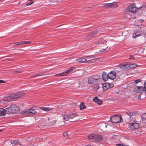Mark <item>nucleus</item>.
I'll return each mask as SVG.
<instances>
[{"instance_id":"1a4fd4ad","label":"nucleus","mask_w":146,"mask_h":146,"mask_svg":"<svg viewBox=\"0 0 146 146\" xmlns=\"http://www.w3.org/2000/svg\"><path fill=\"white\" fill-rule=\"evenodd\" d=\"M137 92L142 93L143 91H146V82L144 83V86H137Z\"/></svg>"},{"instance_id":"f3484780","label":"nucleus","mask_w":146,"mask_h":146,"mask_svg":"<svg viewBox=\"0 0 146 146\" xmlns=\"http://www.w3.org/2000/svg\"><path fill=\"white\" fill-rule=\"evenodd\" d=\"M68 74L67 71H65L62 72H61L60 73L56 74L55 75L56 76H66L68 75Z\"/></svg>"},{"instance_id":"c9c22d12","label":"nucleus","mask_w":146,"mask_h":146,"mask_svg":"<svg viewBox=\"0 0 146 146\" xmlns=\"http://www.w3.org/2000/svg\"><path fill=\"white\" fill-rule=\"evenodd\" d=\"M63 135L64 137H67L68 136V134L67 132H65L63 133Z\"/></svg>"},{"instance_id":"864d4df0","label":"nucleus","mask_w":146,"mask_h":146,"mask_svg":"<svg viewBox=\"0 0 146 146\" xmlns=\"http://www.w3.org/2000/svg\"><path fill=\"white\" fill-rule=\"evenodd\" d=\"M108 47V46H107V47H106V48H107Z\"/></svg>"},{"instance_id":"58836bf2","label":"nucleus","mask_w":146,"mask_h":146,"mask_svg":"<svg viewBox=\"0 0 146 146\" xmlns=\"http://www.w3.org/2000/svg\"><path fill=\"white\" fill-rule=\"evenodd\" d=\"M103 7H105L106 8H108V3H105L104 4Z\"/></svg>"},{"instance_id":"5701e85b","label":"nucleus","mask_w":146,"mask_h":146,"mask_svg":"<svg viewBox=\"0 0 146 146\" xmlns=\"http://www.w3.org/2000/svg\"><path fill=\"white\" fill-rule=\"evenodd\" d=\"M106 42L105 40L103 39L99 38L98 40V42H96V43L99 44H103L104 42Z\"/></svg>"},{"instance_id":"9d476101","label":"nucleus","mask_w":146,"mask_h":146,"mask_svg":"<svg viewBox=\"0 0 146 146\" xmlns=\"http://www.w3.org/2000/svg\"><path fill=\"white\" fill-rule=\"evenodd\" d=\"M11 106L13 113H16L19 110V108L16 105L14 104Z\"/></svg>"},{"instance_id":"6ab92c4d","label":"nucleus","mask_w":146,"mask_h":146,"mask_svg":"<svg viewBox=\"0 0 146 146\" xmlns=\"http://www.w3.org/2000/svg\"><path fill=\"white\" fill-rule=\"evenodd\" d=\"M108 8L112 7L115 8L118 7L117 4H114V3H108Z\"/></svg>"},{"instance_id":"a19ab883","label":"nucleus","mask_w":146,"mask_h":146,"mask_svg":"<svg viewBox=\"0 0 146 146\" xmlns=\"http://www.w3.org/2000/svg\"><path fill=\"white\" fill-rule=\"evenodd\" d=\"M129 59H134V56H133V55H130L129 56Z\"/></svg>"},{"instance_id":"7c9ffc66","label":"nucleus","mask_w":146,"mask_h":146,"mask_svg":"<svg viewBox=\"0 0 146 146\" xmlns=\"http://www.w3.org/2000/svg\"><path fill=\"white\" fill-rule=\"evenodd\" d=\"M125 113L129 116L130 118L131 117V116L133 114V112L129 111L126 112H125Z\"/></svg>"},{"instance_id":"09e8293b","label":"nucleus","mask_w":146,"mask_h":146,"mask_svg":"<svg viewBox=\"0 0 146 146\" xmlns=\"http://www.w3.org/2000/svg\"><path fill=\"white\" fill-rule=\"evenodd\" d=\"M41 139H42V140H44V141L45 140V139H46V138H45L44 137H42V138H41Z\"/></svg>"},{"instance_id":"f257e3e1","label":"nucleus","mask_w":146,"mask_h":146,"mask_svg":"<svg viewBox=\"0 0 146 146\" xmlns=\"http://www.w3.org/2000/svg\"><path fill=\"white\" fill-rule=\"evenodd\" d=\"M100 79V77L98 75H92L89 76L88 79V83L91 84L94 83H97Z\"/></svg>"},{"instance_id":"a878e982","label":"nucleus","mask_w":146,"mask_h":146,"mask_svg":"<svg viewBox=\"0 0 146 146\" xmlns=\"http://www.w3.org/2000/svg\"><path fill=\"white\" fill-rule=\"evenodd\" d=\"M30 110L29 109L28 110H24L22 112V114L24 115H30Z\"/></svg>"},{"instance_id":"603ef678","label":"nucleus","mask_w":146,"mask_h":146,"mask_svg":"<svg viewBox=\"0 0 146 146\" xmlns=\"http://www.w3.org/2000/svg\"><path fill=\"white\" fill-rule=\"evenodd\" d=\"M136 133H137V134H138V132L137 133L136 132Z\"/></svg>"},{"instance_id":"20e7f679","label":"nucleus","mask_w":146,"mask_h":146,"mask_svg":"<svg viewBox=\"0 0 146 146\" xmlns=\"http://www.w3.org/2000/svg\"><path fill=\"white\" fill-rule=\"evenodd\" d=\"M139 127V123L133 121L130 123L129 125V127L131 130H134L138 129Z\"/></svg>"},{"instance_id":"c756f323","label":"nucleus","mask_w":146,"mask_h":146,"mask_svg":"<svg viewBox=\"0 0 146 146\" xmlns=\"http://www.w3.org/2000/svg\"><path fill=\"white\" fill-rule=\"evenodd\" d=\"M142 119L144 121H146V113L143 114L141 116Z\"/></svg>"},{"instance_id":"dca6fc26","label":"nucleus","mask_w":146,"mask_h":146,"mask_svg":"<svg viewBox=\"0 0 146 146\" xmlns=\"http://www.w3.org/2000/svg\"><path fill=\"white\" fill-rule=\"evenodd\" d=\"M85 59H86V62H91L92 60L94 59L93 57H92L91 56H85Z\"/></svg>"},{"instance_id":"4be33fe9","label":"nucleus","mask_w":146,"mask_h":146,"mask_svg":"<svg viewBox=\"0 0 146 146\" xmlns=\"http://www.w3.org/2000/svg\"><path fill=\"white\" fill-rule=\"evenodd\" d=\"M6 113L5 109L3 108L0 109V116L4 115Z\"/></svg>"},{"instance_id":"8fccbe9b","label":"nucleus","mask_w":146,"mask_h":146,"mask_svg":"<svg viewBox=\"0 0 146 146\" xmlns=\"http://www.w3.org/2000/svg\"><path fill=\"white\" fill-rule=\"evenodd\" d=\"M93 35H94V34H92L91 36H93Z\"/></svg>"},{"instance_id":"473e14b6","label":"nucleus","mask_w":146,"mask_h":146,"mask_svg":"<svg viewBox=\"0 0 146 146\" xmlns=\"http://www.w3.org/2000/svg\"><path fill=\"white\" fill-rule=\"evenodd\" d=\"M99 88V84H96L94 88L93 89L95 91H97Z\"/></svg>"},{"instance_id":"a18cd8bd","label":"nucleus","mask_w":146,"mask_h":146,"mask_svg":"<svg viewBox=\"0 0 146 146\" xmlns=\"http://www.w3.org/2000/svg\"><path fill=\"white\" fill-rule=\"evenodd\" d=\"M144 21V20L143 19H141L140 20H139V23H143V22Z\"/></svg>"},{"instance_id":"2f4dec72","label":"nucleus","mask_w":146,"mask_h":146,"mask_svg":"<svg viewBox=\"0 0 146 146\" xmlns=\"http://www.w3.org/2000/svg\"><path fill=\"white\" fill-rule=\"evenodd\" d=\"M21 44H29L31 42L30 41H23L21 42Z\"/></svg>"},{"instance_id":"72a5a7b5","label":"nucleus","mask_w":146,"mask_h":146,"mask_svg":"<svg viewBox=\"0 0 146 146\" xmlns=\"http://www.w3.org/2000/svg\"><path fill=\"white\" fill-rule=\"evenodd\" d=\"M69 115H70V119L73 118L77 115L75 113H72Z\"/></svg>"},{"instance_id":"aec40b11","label":"nucleus","mask_w":146,"mask_h":146,"mask_svg":"<svg viewBox=\"0 0 146 146\" xmlns=\"http://www.w3.org/2000/svg\"><path fill=\"white\" fill-rule=\"evenodd\" d=\"M39 109L42 110L44 111H48L52 110V109L51 108H45L44 107H40Z\"/></svg>"},{"instance_id":"cd10ccee","label":"nucleus","mask_w":146,"mask_h":146,"mask_svg":"<svg viewBox=\"0 0 146 146\" xmlns=\"http://www.w3.org/2000/svg\"><path fill=\"white\" fill-rule=\"evenodd\" d=\"M63 118L65 121H67L70 119L69 115H65Z\"/></svg>"},{"instance_id":"ddd939ff","label":"nucleus","mask_w":146,"mask_h":146,"mask_svg":"<svg viewBox=\"0 0 146 146\" xmlns=\"http://www.w3.org/2000/svg\"><path fill=\"white\" fill-rule=\"evenodd\" d=\"M93 101L97 103L99 105H100L102 103V100L98 98V97L96 96L93 99Z\"/></svg>"},{"instance_id":"4c0bfd02","label":"nucleus","mask_w":146,"mask_h":146,"mask_svg":"<svg viewBox=\"0 0 146 146\" xmlns=\"http://www.w3.org/2000/svg\"><path fill=\"white\" fill-rule=\"evenodd\" d=\"M142 128L144 129V130H146V124L144 125L142 127Z\"/></svg>"},{"instance_id":"37998d69","label":"nucleus","mask_w":146,"mask_h":146,"mask_svg":"<svg viewBox=\"0 0 146 146\" xmlns=\"http://www.w3.org/2000/svg\"><path fill=\"white\" fill-rule=\"evenodd\" d=\"M113 86V84H110V88H112Z\"/></svg>"},{"instance_id":"bb28decb","label":"nucleus","mask_w":146,"mask_h":146,"mask_svg":"<svg viewBox=\"0 0 146 146\" xmlns=\"http://www.w3.org/2000/svg\"><path fill=\"white\" fill-rule=\"evenodd\" d=\"M128 64L129 65V68H134L137 66V65L135 64H130V63H128Z\"/></svg>"},{"instance_id":"6e6552de","label":"nucleus","mask_w":146,"mask_h":146,"mask_svg":"<svg viewBox=\"0 0 146 146\" xmlns=\"http://www.w3.org/2000/svg\"><path fill=\"white\" fill-rule=\"evenodd\" d=\"M109 78L110 80H113L116 77V74L115 72L114 71H111L108 74Z\"/></svg>"},{"instance_id":"a211bd4d","label":"nucleus","mask_w":146,"mask_h":146,"mask_svg":"<svg viewBox=\"0 0 146 146\" xmlns=\"http://www.w3.org/2000/svg\"><path fill=\"white\" fill-rule=\"evenodd\" d=\"M5 109V111H6V113L7 114H9L13 112L12 109L11 108V106Z\"/></svg>"},{"instance_id":"79ce46f5","label":"nucleus","mask_w":146,"mask_h":146,"mask_svg":"<svg viewBox=\"0 0 146 146\" xmlns=\"http://www.w3.org/2000/svg\"><path fill=\"white\" fill-rule=\"evenodd\" d=\"M123 145L122 144H119V143H118V144H116V145L118 146H123Z\"/></svg>"},{"instance_id":"423d86ee","label":"nucleus","mask_w":146,"mask_h":146,"mask_svg":"<svg viewBox=\"0 0 146 146\" xmlns=\"http://www.w3.org/2000/svg\"><path fill=\"white\" fill-rule=\"evenodd\" d=\"M129 65L128 63H124L119 64L117 66V68L121 70H128L129 69Z\"/></svg>"},{"instance_id":"4468645a","label":"nucleus","mask_w":146,"mask_h":146,"mask_svg":"<svg viewBox=\"0 0 146 146\" xmlns=\"http://www.w3.org/2000/svg\"><path fill=\"white\" fill-rule=\"evenodd\" d=\"M102 78L103 80L105 82L107 81L109 79L108 74H107L105 72L103 73Z\"/></svg>"},{"instance_id":"c03bdc74","label":"nucleus","mask_w":146,"mask_h":146,"mask_svg":"<svg viewBox=\"0 0 146 146\" xmlns=\"http://www.w3.org/2000/svg\"><path fill=\"white\" fill-rule=\"evenodd\" d=\"M113 86V84H110V88H112Z\"/></svg>"},{"instance_id":"f03ea898","label":"nucleus","mask_w":146,"mask_h":146,"mask_svg":"<svg viewBox=\"0 0 146 146\" xmlns=\"http://www.w3.org/2000/svg\"><path fill=\"white\" fill-rule=\"evenodd\" d=\"M88 139L91 140L92 141H98L103 140L102 136L99 134H91L88 137Z\"/></svg>"},{"instance_id":"393cba45","label":"nucleus","mask_w":146,"mask_h":146,"mask_svg":"<svg viewBox=\"0 0 146 146\" xmlns=\"http://www.w3.org/2000/svg\"><path fill=\"white\" fill-rule=\"evenodd\" d=\"M30 115H35L36 113V112L35 110H33V109H30Z\"/></svg>"},{"instance_id":"c85d7f7f","label":"nucleus","mask_w":146,"mask_h":146,"mask_svg":"<svg viewBox=\"0 0 146 146\" xmlns=\"http://www.w3.org/2000/svg\"><path fill=\"white\" fill-rule=\"evenodd\" d=\"M74 68L73 67H70L68 70L66 71L68 74L72 72L73 71Z\"/></svg>"},{"instance_id":"b1692460","label":"nucleus","mask_w":146,"mask_h":146,"mask_svg":"<svg viewBox=\"0 0 146 146\" xmlns=\"http://www.w3.org/2000/svg\"><path fill=\"white\" fill-rule=\"evenodd\" d=\"M80 110H83L86 108V107L85 105L84 102H82L81 103L80 106Z\"/></svg>"},{"instance_id":"7ed1b4c3","label":"nucleus","mask_w":146,"mask_h":146,"mask_svg":"<svg viewBox=\"0 0 146 146\" xmlns=\"http://www.w3.org/2000/svg\"><path fill=\"white\" fill-rule=\"evenodd\" d=\"M110 120L112 123H115L122 122L123 121L122 117L121 115L112 116L110 118Z\"/></svg>"},{"instance_id":"9b49d317","label":"nucleus","mask_w":146,"mask_h":146,"mask_svg":"<svg viewBox=\"0 0 146 146\" xmlns=\"http://www.w3.org/2000/svg\"><path fill=\"white\" fill-rule=\"evenodd\" d=\"M110 84L109 83H105L102 85L103 91L105 92L107 89L110 88Z\"/></svg>"},{"instance_id":"ea45409f","label":"nucleus","mask_w":146,"mask_h":146,"mask_svg":"<svg viewBox=\"0 0 146 146\" xmlns=\"http://www.w3.org/2000/svg\"><path fill=\"white\" fill-rule=\"evenodd\" d=\"M33 1H32L31 2V3H27L26 4V5L27 6H28L29 5H31V4H32V3H33Z\"/></svg>"},{"instance_id":"49530a36","label":"nucleus","mask_w":146,"mask_h":146,"mask_svg":"<svg viewBox=\"0 0 146 146\" xmlns=\"http://www.w3.org/2000/svg\"><path fill=\"white\" fill-rule=\"evenodd\" d=\"M40 76V75H34V76H32V77H36V76Z\"/></svg>"},{"instance_id":"de8ad7c7","label":"nucleus","mask_w":146,"mask_h":146,"mask_svg":"<svg viewBox=\"0 0 146 146\" xmlns=\"http://www.w3.org/2000/svg\"><path fill=\"white\" fill-rule=\"evenodd\" d=\"M4 82L3 80H0V83H4Z\"/></svg>"},{"instance_id":"e433bc0d","label":"nucleus","mask_w":146,"mask_h":146,"mask_svg":"<svg viewBox=\"0 0 146 146\" xmlns=\"http://www.w3.org/2000/svg\"><path fill=\"white\" fill-rule=\"evenodd\" d=\"M13 44H14L15 45H19L21 44V42H15Z\"/></svg>"},{"instance_id":"0eeeda50","label":"nucleus","mask_w":146,"mask_h":146,"mask_svg":"<svg viewBox=\"0 0 146 146\" xmlns=\"http://www.w3.org/2000/svg\"><path fill=\"white\" fill-rule=\"evenodd\" d=\"M127 9L129 12L133 13H136V8L133 4L129 5L127 7Z\"/></svg>"},{"instance_id":"412c9836","label":"nucleus","mask_w":146,"mask_h":146,"mask_svg":"<svg viewBox=\"0 0 146 146\" xmlns=\"http://www.w3.org/2000/svg\"><path fill=\"white\" fill-rule=\"evenodd\" d=\"M11 144L12 145V146L16 145H21L19 144V142L17 140H15L13 141H11Z\"/></svg>"},{"instance_id":"2eb2a0df","label":"nucleus","mask_w":146,"mask_h":146,"mask_svg":"<svg viewBox=\"0 0 146 146\" xmlns=\"http://www.w3.org/2000/svg\"><path fill=\"white\" fill-rule=\"evenodd\" d=\"M141 34V33L139 32H136V31L134 32L132 35V37L135 38L136 37L139 36Z\"/></svg>"},{"instance_id":"f704fd0d","label":"nucleus","mask_w":146,"mask_h":146,"mask_svg":"<svg viewBox=\"0 0 146 146\" xmlns=\"http://www.w3.org/2000/svg\"><path fill=\"white\" fill-rule=\"evenodd\" d=\"M141 80L140 79H138L134 80V82L136 84H137L138 83L140 82Z\"/></svg>"},{"instance_id":"39448f33","label":"nucleus","mask_w":146,"mask_h":146,"mask_svg":"<svg viewBox=\"0 0 146 146\" xmlns=\"http://www.w3.org/2000/svg\"><path fill=\"white\" fill-rule=\"evenodd\" d=\"M21 96L20 94V92H17L15 93H13L8 98V99L9 100H9H8L9 102L12 101L15 99L17 98H20L21 97Z\"/></svg>"},{"instance_id":"f8f14e48","label":"nucleus","mask_w":146,"mask_h":146,"mask_svg":"<svg viewBox=\"0 0 146 146\" xmlns=\"http://www.w3.org/2000/svg\"><path fill=\"white\" fill-rule=\"evenodd\" d=\"M86 60L85 57L84 56L79 58L76 59V61L80 63H86Z\"/></svg>"},{"instance_id":"3c124183","label":"nucleus","mask_w":146,"mask_h":146,"mask_svg":"<svg viewBox=\"0 0 146 146\" xmlns=\"http://www.w3.org/2000/svg\"><path fill=\"white\" fill-rule=\"evenodd\" d=\"M110 47H109V48L108 49V50H110Z\"/></svg>"}]
</instances>
